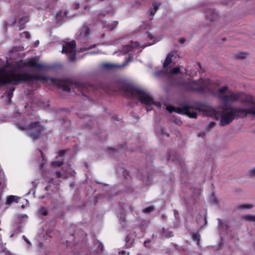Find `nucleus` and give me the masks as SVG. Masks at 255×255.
<instances>
[{
	"instance_id": "7ed1b4c3",
	"label": "nucleus",
	"mask_w": 255,
	"mask_h": 255,
	"mask_svg": "<svg viewBox=\"0 0 255 255\" xmlns=\"http://www.w3.org/2000/svg\"><path fill=\"white\" fill-rule=\"evenodd\" d=\"M137 93L139 100L142 103L147 105H155L158 107H160V104L154 102L153 99L149 94L145 93L142 90H138Z\"/></svg>"
},
{
	"instance_id": "6ab92c4d",
	"label": "nucleus",
	"mask_w": 255,
	"mask_h": 255,
	"mask_svg": "<svg viewBox=\"0 0 255 255\" xmlns=\"http://www.w3.org/2000/svg\"><path fill=\"white\" fill-rule=\"evenodd\" d=\"M249 174L252 176H255V168L251 169L249 171Z\"/></svg>"
},
{
	"instance_id": "412c9836",
	"label": "nucleus",
	"mask_w": 255,
	"mask_h": 255,
	"mask_svg": "<svg viewBox=\"0 0 255 255\" xmlns=\"http://www.w3.org/2000/svg\"><path fill=\"white\" fill-rule=\"evenodd\" d=\"M228 89V87L227 86H224L223 87V88L220 89L219 90V91L221 93H224V92H225L226 90H227Z\"/></svg>"
},
{
	"instance_id": "f257e3e1",
	"label": "nucleus",
	"mask_w": 255,
	"mask_h": 255,
	"mask_svg": "<svg viewBox=\"0 0 255 255\" xmlns=\"http://www.w3.org/2000/svg\"><path fill=\"white\" fill-rule=\"evenodd\" d=\"M221 99L225 105L230 102L238 101L248 104L243 109H237L230 112L224 111L220 121L222 126L229 124L236 117H244L249 114H255V97L252 95L244 93H232L230 95L221 97Z\"/></svg>"
},
{
	"instance_id": "f03ea898",
	"label": "nucleus",
	"mask_w": 255,
	"mask_h": 255,
	"mask_svg": "<svg viewBox=\"0 0 255 255\" xmlns=\"http://www.w3.org/2000/svg\"><path fill=\"white\" fill-rule=\"evenodd\" d=\"M47 81L50 80L52 84L58 87L59 86L60 81L58 79L46 77L40 75L32 76L27 73H22L15 74L12 72H7V67L0 68V83L2 84H8L12 82H22L23 81Z\"/></svg>"
},
{
	"instance_id": "c85d7f7f",
	"label": "nucleus",
	"mask_w": 255,
	"mask_h": 255,
	"mask_svg": "<svg viewBox=\"0 0 255 255\" xmlns=\"http://www.w3.org/2000/svg\"><path fill=\"white\" fill-rule=\"evenodd\" d=\"M26 38H29L30 37V35L28 32H25L24 33Z\"/></svg>"
},
{
	"instance_id": "7c9ffc66",
	"label": "nucleus",
	"mask_w": 255,
	"mask_h": 255,
	"mask_svg": "<svg viewBox=\"0 0 255 255\" xmlns=\"http://www.w3.org/2000/svg\"><path fill=\"white\" fill-rule=\"evenodd\" d=\"M38 44H39V41H37L36 42V45H38Z\"/></svg>"
},
{
	"instance_id": "5701e85b",
	"label": "nucleus",
	"mask_w": 255,
	"mask_h": 255,
	"mask_svg": "<svg viewBox=\"0 0 255 255\" xmlns=\"http://www.w3.org/2000/svg\"><path fill=\"white\" fill-rule=\"evenodd\" d=\"M63 90L65 91L69 92L70 91V89L67 86H63L62 87Z\"/></svg>"
},
{
	"instance_id": "423d86ee",
	"label": "nucleus",
	"mask_w": 255,
	"mask_h": 255,
	"mask_svg": "<svg viewBox=\"0 0 255 255\" xmlns=\"http://www.w3.org/2000/svg\"><path fill=\"white\" fill-rule=\"evenodd\" d=\"M38 58H31L25 63V66H27L30 68L36 67L39 69L43 68L44 66L41 63H38Z\"/></svg>"
},
{
	"instance_id": "f3484780",
	"label": "nucleus",
	"mask_w": 255,
	"mask_h": 255,
	"mask_svg": "<svg viewBox=\"0 0 255 255\" xmlns=\"http://www.w3.org/2000/svg\"><path fill=\"white\" fill-rule=\"evenodd\" d=\"M180 72V69L179 67H175L173 68L171 71V73L173 74H177Z\"/></svg>"
},
{
	"instance_id": "b1692460",
	"label": "nucleus",
	"mask_w": 255,
	"mask_h": 255,
	"mask_svg": "<svg viewBox=\"0 0 255 255\" xmlns=\"http://www.w3.org/2000/svg\"><path fill=\"white\" fill-rule=\"evenodd\" d=\"M22 238L23 239V240L26 242L27 243V244H28L29 245H31V243L30 242V241L26 238V237L25 236H22Z\"/></svg>"
},
{
	"instance_id": "ddd939ff",
	"label": "nucleus",
	"mask_w": 255,
	"mask_h": 255,
	"mask_svg": "<svg viewBox=\"0 0 255 255\" xmlns=\"http://www.w3.org/2000/svg\"><path fill=\"white\" fill-rule=\"evenodd\" d=\"M247 56V54L243 52H241L237 54L236 58L238 59H244Z\"/></svg>"
},
{
	"instance_id": "cd10ccee",
	"label": "nucleus",
	"mask_w": 255,
	"mask_h": 255,
	"mask_svg": "<svg viewBox=\"0 0 255 255\" xmlns=\"http://www.w3.org/2000/svg\"><path fill=\"white\" fill-rule=\"evenodd\" d=\"M153 9H154L153 13H154L157 9V6L156 4L153 5Z\"/></svg>"
},
{
	"instance_id": "393cba45",
	"label": "nucleus",
	"mask_w": 255,
	"mask_h": 255,
	"mask_svg": "<svg viewBox=\"0 0 255 255\" xmlns=\"http://www.w3.org/2000/svg\"><path fill=\"white\" fill-rule=\"evenodd\" d=\"M65 150H60L59 151V155H61V156H63L65 154Z\"/></svg>"
},
{
	"instance_id": "473e14b6",
	"label": "nucleus",
	"mask_w": 255,
	"mask_h": 255,
	"mask_svg": "<svg viewBox=\"0 0 255 255\" xmlns=\"http://www.w3.org/2000/svg\"><path fill=\"white\" fill-rule=\"evenodd\" d=\"M23 67V66H17V68H21V67Z\"/></svg>"
},
{
	"instance_id": "aec40b11",
	"label": "nucleus",
	"mask_w": 255,
	"mask_h": 255,
	"mask_svg": "<svg viewBox=\"0 0 255 255\" xmlns=\"http://www.w3.org/2000/svg\"><path fill=\"white\" fill-rule=\"evenodd\" d=\"M40 213L42 215H47V210L45 209L41 208L40 210Z\"/></svg>"
},
{
	"instance_id": "2f4dec72",
	"label": "nucleus",
	"mask_w": 255,
	"mask_h": 255,
	"mask_svg": "<svg viewBox=\"0 0 255 255\" xmlns=\"http://www.w3.org/2000/svg\"><path fill=\"white\" fill-rule=\"evenodd\" d=\"M116 66V67H122V66H118V65H117V66ZM123 66H122V67H123Z\"/></svg>"
},
{
	"instance_id": "1a4fd4ad",
	"label": "nucleus",
	"mask_w": 255,
	"mask_h": 255,
	"mask_svg": "<svg viewBox=\"0 0 255 255\" xmlns=\"http://www.w3.org/2000/svg\"><path fill=\"white\" fill-rule=\"evenodd\" d=\"M173 56V54H169L163 63V66L166 67L169 65L172 62V57Z\"/></svg>"
},
{
	"instance_id": "2eb2a0df",
	"label": "nucleus",
	"mask_w": 255,
	"mask_h": 255,
	"mask_svg": "<svg viewBox=\"0 0 255 255\" xmlns=\"http://www.w3.org/2000/svg\"><path fill=\"white\" fill-rule=\"evenodd\" d=\"M154 210V207L153 206H149L148 207L145 208L143 210V212L145 213H149L152 211Z\"/></svg>"
},
{
	"instance_id": "c756f323",
	"label": "nucleus",
	"mask_w": 255,
	"mask_h": 255,
	"mask_svg": "<svg viewBox=\"0 0 255 255\" xmlns=\"http://www.w3.org/2000/svg\"><path fill=\"white\" fill-rule=\"evenodd\" d=\"M214 125H215V123H211L210 124V126L211 127H213L214 126Z\"/></svg>"
},
{
	"instance_id": "bb28decb",
	"label": "nucleus",
	"mask_w": 255,
	"mask_h": 255,
	"mask_svg": "<svg viewBox=\"0 0 255 255\" xmlns=\"http://www.w3.org/2000/svg\"><path fill=\"white\" fill-rule=\"evenodd\" d=\"M179 42L181 43H183L185 42V39L184 38H180L179 39Z\"/></svg>"
},
{
	"instance_id": "9d476101",
	"label": "nucleus",
	"mask_w": 255,
	"mask_h": 255,
	"mask_svg": "<svg viewBox=\"0 0 255 255\" xmlns=\"http://www.w3.org/2000/svg\"><path fill=\"white\" fill-rule=\"evenodd\" d=\"M243 219L247 221L255 222V216L246 215L243 216Z\"/></svg>"
},
{
	"instance_id": "6e6552de",
	"label": "nucleus",
	"mask_w": 255,
	"mask_h": 255,
	"mask_svg": "<svg viewBox=\"0 0 255 255\" xmlns=\"http://www.w3.org/2000/svg\"><path fill=\"white\" fill-rule=\"evenodd\" d=\"M89 28L87 26H84L82 31L80 33V36L82 37H87L89 34Z\"/></svg>"
},
{
	"instance_id": "4468645a",
	"label": "nucleus",
	"mask_w": 255,
	"mask_h": 255,
	"mask_svg": "<svg viewBox=\"0 0 255 255\" xmlns=\"http://www.w3.org/2000/svg\"><path fill=\"white\" fill-rule=\"evenodd\" d=\"M51 164L53 167H58V166H60L61 165H62L63 164V162L56 161L52 162L51 163Z\"/></svg>"
},
{
	"instance_id": "4be33fe9",
	"label": "nucleus",
	"mask_w": 255,
	"mask_h": 255,
	"mask_svg": "<svg viewBox=\"0 0 255 255\" xmlns=\"http://www.w3.org/2000/svg\"><path fill=\"white\" fill-rule=\"evenodd\" d=\"M193 237L194 239H196L197 240V241L199 240V235L198 234H195L193 235Z\"/></svg>"
},
{
	"instance_id": "a211bd4d",
	"label": "nucleus",
	"mask_w": 255,
	"mask_h": 255,
	"mask_svg": "<svg viewBox=\"0 0 255 255\" xmlns=\"http://www.w3.org/2000/svg\"><path fill=\"white\" fill-rule=\"evenodd\" d=\"M252 207L253 206L252 205L249 204H243L241 206V208L244 209H249L252 208Z\"/></svg>"
},
{
	"instance_id": "39448f33",
	"label": "nucleus",
	"mask_w": 255,
	"mask_h": 255,
	"mask_svg": "<svg viewBox=\"0 0 255 255\" xmlns=\"http://www.w3.org/2000/svg\"><path fill=\"white\" fill-rule=\"evenodd\" d=\"M76 43L75 41L65 42V45L63 46L62 53H73L75 52Z\"/></svg>"
},
{
	"instance_id": "f8f14e48",
	"label": "nucleus",
	"mask_w": 255,
	"mask_h": 255,
	"mask_svg": "<svg viewBox=\"0 0 255 255\" xmlns=\"http://www.w3.org/2000/svg\"><path fill=\"white\" fill-rule=\"evenodd\" d=\"M186 115H187L188 116H189L190 118H197V113L195 112H191L190 111H186Z\"/></svg>"
},
{
	"instance_id": "20e7f679",
	"label": "nucleus",
	"mask_w": 255,
	"mask_h": 255,
	"mask_svg": "<svg viewBox=\"0 0 255 255\" xmlns=\"http://www.w3.org/2000/svg\"><path fill=\"white\" fill-rule=\"evenodd\" d=\"M42 128V127L39 122L32 123L27 128L30 136L34 140L39 138L40 135V132Z\"/></svg>"
},
{
	"instance_id": "a878e982",
	"label": "nucleus",
	"mask_w": 255,
	"mask_h": 255,
	"mask_svg": "<svg viewBox=\"0 0 255 255\" xmlns=\"http://www.w3.org/2000/svg\"><path fill=\"white\" fill-rule=\"evenodd\" d=\"M55 174H56L57 177L60 178L61 177L62 174L60 171H56L55 172Z\"/></svg>"
},
{
	"instance_id": "72a5a7b5",
	"label": "nucleus",
	"mask_w": 255,
	"mask_h": 255,
	"mask_svg": "<svg viewBox=\"0 0 255 255\" xmlns=\"http://www.w3.org/2000/svg\"><path fill=\"white\" fill-rule=\"evenodd\" d=\"M21 207H22V208H24V205H22V206H21Z\"/></svg>"
},
{
	"instance_id": "f704fd0d",
	"label": "nucleus",
	"mask_w": 255,
	"mask_h": 255,
	"mask_svg": "<svg viewBox=\"0 0 255 255\" xmlns=\"http://www.w3.org/2000/svg\"><path fill=\"white\" fill-rule=\"evenodd\" d=\"M1 185V182H0V185Z\"/></svg>"
},
{
	"instance_id": "dca6fc26",
	"label": "nucleus",
	"mask_w": 255,
	"mask_h": 255,
	"mask_svg": "<svg viewBox=\"0 0 255 255\" xmlns=\"http://www.w3.org/2000/svg\"><path fill=\"white\" fill-rule=\"evenodd\" d=\"M69 59L70 61L73 62L76 60L75 52L73 53H69Z\"/></svg>"
},
{
	"instance_id": "0eeeda50",
	"label": "nucleus",
	"mask_w": 255,
	"mask_h": 255,
	"mask_svg": "<svg viewBox=\"0 0 255 255\" xmlns=\"http://www.w3.org/2000/svg\"><path fill=\"white\" fill-rule=\"evenodd\" d=\"M20 199V198H19L17 196H9L8 197H7V198L6 199V204L7 205H10L11 204H12V203H14V202H18V200Z\"/></svg>"
},
{
	"instance_id": "9b49d317",
	"label": "nucleus",
	"mask_w": 255,
	"mask_h": 255,
	"mask_svg": "<svg viewBox=\"0 0 255 255\" xmlns=\"http://www.w3.org/2000/svg\"><path fill=\"white\" fill-rule=\"evenodd\" d=\"M166 109L168 111H169L170 113H171L172 112H175L176 113H180V110L178 109H176L173 107H170V106H167Z\"/></svg>"
}]
</instances>
